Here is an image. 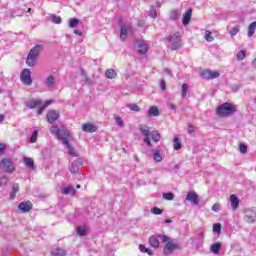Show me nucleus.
<instances>
[{
    "instance_id": "obj_1",
    "label": "nucleus",
    "mask_w": 256,
    "mask_h": 256,
    "mask_svg": "<svg viewBox=\"0 0 256 256\" xmlns=\"http://www.w3.org/2000/svg\"><path fill=\"white\" fill-rule=\"evenodd\" d=\"M50 133L52 135H56L57 139H60V141L65 145L68 149V154L71 155V157H77V152L75 151V148L72 147L71 144H69V138L71 137V132L65 127L61 126V128L57 126H52L50 128Z\"/></svg>"
},
{
    "instance_id": "obj_2",
    "label": "nucleus",
    "mask_w": 256,
    "mask_h": 256,
    "mask_svg": "<svg viewBox=\"0 0 256 256\" xmlns=\"http://www.w3.org/2000/svg\"><path fill=\"white\" fill-rule=\"evenodd\" d=\"M139 131L141 135H143V142L147 145V147H153L151 138L155 143H159V141H161V134H159L158 131H150L148 126H140Z\"/></svg>"
},
{
    "instance_id": "obj_3",
    "label": "nucleus",
    "mask_w": 256,
    "mask_h": 256,
    "mask_svg": "<svg viewBox=\"0 0 256 256\" xmlns=\"http://www.w3.org/2000/svg\"><path fill=\"white\" fill-rule=\"evenodd\" d=\"M159 239L162 241V243H166L163 250L164 255H171L173 251L181 249V246L175 243V240L169 238L168 236H159Z\"/></svg>"
},
{
    "instance_id": "obj_4",
    "label": "nucleus",
    "mask_w": 256,
    "mask_h": 256,
    "mask_svg": "<svg viewBox=\"0 0 256 256\" xmlns=\"http://www.w3.org/2000/svg\"><path fill=\"white\" fill-rule=\"evenodd\" d=\"M41 51H43V45L41 44L34 46L30 50L28 57L26 59V63L29 67L35 66V63L37 62V57H39V53H41Z\"/></svg>"
},
{
    "instance_id": "obj_5",
    "label": "nucleus",
    "mask_w": 256,
    "mask_h": 256,
    "mask_svg": "<svg viewBox=\"0 0 256 256\" xmlns=\"http://www.w3.org/2000/svg\"><path fill=\"white\" fill-rule=\"evenodd\" d=\"M237 109L231 104V103H224L217 108V113L221 117L227 116V115H233Z\"/></svg>"
},
{
    "instance_id": "obj_6",
    "label": "nucleus",
    "mask_w": 256,
    "mask_h": 256,
    "mask_svg": "<svg viewBox=\"0 0 256 256\" xmlns=\"http://www.w3.org/2000/svg\"><path fill=\"white\" fill-rule=\"evenodd\" d=\"M168 43L172 45V49L177 51V49L181 48V33L175 32L166 37Z\"/></svg>"
},
{
    "instance_id": "obj_7",
    "label": "nucleus",
    "mask_w": 256,
    "mask_h": 256,
    "mask_svg": "<svg viewBox=\"0 0 256 256\" xmlns=\"http://www.w3.org/2000/svg\"><path fill=\"white\" fill-rule=\"evenodd\" d=\"M0 168L6 173H13L15 171V164L10 159L3 158L0 162Z\"/></svg>"
},
{
    "instance_id": "obj_8",
    "label": "nucleus",
    "mask_w": 256,
    "mask_h": 256,
    "mask_svg": "<svg viewBox=\"0 0 256 256\" xmlns=\"http://www.w3.org/2000/svg\"><path fill=\"white\" fill-rule=\"evenodd\" d=\"M131 34H133V28L131 24H120V39H122V41H125L127 36Z\"/></svg>"
},
{
    "instance_id": "obj_9",
    "label": "nucleus",
    "mask_w": 256,
    "mask_h": 256,
    "mask_svg": "<svg viewBox=\"0 0 256 256\" xmlns=\"http://www.w3.org/2000/svg\"><path fill=\"white\" fill-rule=\"evenodd\" d=\"M20 79L24 85H33V80L31 79V71L29 69H24L22 71Z\"/></svg>"
},
{
    "instance_id": "obj_10",
    "label": "nucleus",
    "mask_w": 256,
    "mask_h": 256,
    "mask_svg": "<svg viewBox=\"0 0 256 256\" xmlns=\"http://www.w3.org/2000/svg\"><path fill=\"white\" fill-rule=\"evenodd\" d=\"M43 101L39 98H33L27 102H25V106L27 109H37V107H41Z\"/></svg>"
},
{
    "instance_id": "obj_11",
    "label": "nucleus",
    "mask_w": 256,
    "mask_h": 256,
    "mask_svg": "<svg viewBox=\"0 0 256 256\" xmlns=\"http://www.w3.org/2000/svg\"><path fill=\"white\" fill-rule=\"evenodd\" d=\"M219 72L218 71H211V70H204L201 73V77L203 79H217L219 77Z\"/></svg>"
},
{
    "instance_id": "obj_12",
    "label": "nucleus",
    "mask_w": 256,
    "mask_h": 256,
    "mask_svg": "<svg viewBox=\"0 0 256 256\" xmlns=\"http://www.w3.org/2000/svg\"><path fill=\"white\" fill-rule=\"evenodd\" d=\"M18 209H20V211H22V213H29L31 211V209H33V204L30 201L21 202L18 205Z\"/></svg>"
},
{
    "instance_id": "obj_13",
    "label": "nucleus",
    "mask_w": 256,
    "mask_h": 256,
    "mask_svg": "<svg viewBox=\"0 0 256 256\" xmlns=\"http://www.w3.org/2000/svg\"><path fill=\"white\" fill-rule=\"evenodd\" d=\"M59 119V111L56 110H50L47 113V121L48 123H55Z\"/></svg>"
},
{
    "instance_id": "obj_14",
    "label": "nucleus",
    "mask_w": 256,
    "mask_h": 256,
    "mask_svg": "<svg viewBox=\"0 0 256 256\" xmlns=\"http://www.w3.org/2000/svg\"><path fill=\"white\" fill-rule=\"evenodd\" d=\"M186 201H190L192 205H199V197L197 196V193L193 191L188 192L186 196Z\"/></svg>"
},
{
    "instance_id": "obj_15",
    "label": "nucleus",
    "mask_w": 256,
    "mask_h": 256,
    "mask_svg": "<svg viewBox=\"0 0 256 256\" xmlns=\"http://www.w3.org/2000/svg\"><path fill=\"white\" fill-rule=\"evenodd\" d=\"M161 235H152L150 236L149 238V243L151 245V247H154V249H158L159 245H160V242L161 241Z\"/></svg>"
},
{
    "instance_id": "obj_16",
    "label": "nucleus",
    "mask_w": 256,
    "mask_h": 256,
    "mask_svg": "<svg viewBox=\"0 0 256 256\" xmlns=\"http://www.w3.org/2000/svg\"><path fill=\"white\" fill-rule=\"evenodd\" d=\"M244 221L246 223H255L256 221V214L255 212H251V211H245V216H244Z\"/></svg>"
},
{
    "instance_id": "obj_17",
    "label": "nucleus",
    "mask_w": 256,
    "mask_h": 256,
    "mask_svg": "<svg viewBox=\"0 0 256 256\" xmlns=\"http://www.w3.org/2000/svg\"><path fill=\"white\" fill-rule=\"evenodd\" d=\"M44 85L47 87V89H55V76H48L44 82Z\"/></svg>"
},
{
    "instance_id": "obj_18",
    "label": "nucleus",
    "mask_w": 256,
    "mask_h": 256,
    "mask_svg": "<svg viewBox=\"0 0 256 256\" xmlns=\"http://www.w3.org/2000/svg\"><path fill=\"white\" fill-rule=\"evenodd\" d=\"M82 130L85 133H95V131H97V126L91 123L83 124Z\"/></svg>"
},
{
    "instance_id": "obj_19",
    "label": "nucleus",
    "mask_w": 256,
    "mask_h": 256,
    "mask_svg": "<svg viewBox=\"0 0 256 256\" xmlns=\"http://www.w3.org/2000/svg\"><path fill=\"white\" fill-rule=\"evenodd\" d=\"M138 50L137 52L140 53V55H145V53H147V44H145V42L143 41H137L136 42Z\"/></svg>"
},
{
    "instance_id": "obj_20",
    "label": "nucleus",
    "mask_w": 256,
    "mask_h": 256,
    "mask_svg": "<svg viewBox=\"0 0 256 256\" xmlns=\"http://www.w3.org/2000/svg\"><path fill=\"white\" fill-rule=\"evenodd\" d=\"M230 203L233 211H236L239 207V198L235 194H232L230 196Z\"/></svg>"
},
{
    "instance_id": "obj_21",
    "label": "nucleus",
    "mask_w": 256,
    "mask_h": 256,
    "mask_svg": "<svg viewBox=\"0 0 256 256\" xmlns=\"http://www.w3.org/2000/svg\"><path fill=\"white\" fill-rule=\"evenodd\" d=\"M193 13V10L190 8L186 11V13L183 16L182 23L183 25H189L191 21V14Z\"/></svg>"
},
{
    "instance_id": "obj_22",
    "label": "nucleus",
    "mask_w": 256,
    "mask_h": 256,
    "mask_svg": "<svg viewBox=\"0 0 256 256\" xmlns=\"http://www.w3.org/2000/svg\"><path fill=\"white\" fill-rule=\"evenodd\" d=\"M75 193H77V191L75 190V187L73 186H67L65 188L62 189V195H75Z\"/></svg>"
},
{
    "instance_id": "obj_23",
    "label": "nucleus",
    "mask_w": 256,
    "mask_h": 256,
    "mask_svg": "<svg viewBox=\"0 0 256 256\" xmlns=\"http://www.w3.org/2000/svg\"><path fill=\"white\" fill-rule=\"evenodd\" d=\"M24 164L28 169H32V171H35V162L33 161L32 158L29 157H24Z\"/></svg>"
},
{
    "instance_id": "obj_24",
    "label": "nucleus",
    "mask_w": 256,
    "mask_h": 256,
    "mask_svg": "<svg viewBox=\"0 0 256 256\" xmlns=\"http://www.w3.org/2000/svg\"><path fill=\"white\" fill-rule=\"evenodd\" d=\"M148 117H159V108L157 106H152L147 112Z\"/></svg>"
},
{
    "instance_id": "obj_25",
    "label": "nucleus",
    "mask_w": 256,
    "mask_h": 256,
    "mask_svg": "<svg viewBox=\"0 0 256 256\" xmlns=\"http://www.w3.org/2000/svg\"><path fill=\"white\" fill-rule=\"evenodd\" d=\"M105 77L107 79H117V71L115 69H108L105 72Z\"/></svg>"
},
{
    "instance_id": "obj_26",
    "label": "nucleus",
    "mask_w": 256,
    "mask_h": 256,
    "mask_svg": "<svg viewBox=\"0 0 256 256\" xmlns=\"http://www.w3.org/2000/svg\"><path fill=\"white\" fill-rule=\"evenodd\" d=\"M210 251H212L214 255H219V252L221 251V242L212 244Z\"/></svg>"
},
{
    "instance_id": "obj_27",
    "label": "nucleus",
    "mask_w": 256,
    "mask_h": 256,
    "mask_svg": "<svg viewBox=\"0 0 256 256\" xmlns=\"http://www.w3.org/2000/svg\"><path fill=\"white\" fill-rule=\"evenodd\" d=\"M153 159L156 163H161L163 161V156H161L159 149L154 150Z\"/></svg>"
},
{
    "instance_id": "obj_28",
    "label": "nucleus",
    "mask_w": 256,
    "mask_h": 256,
    "mask_svg": "<svg viewBox=\"0 0 256 256\" xmlns=\"http://www.w3.org/2000/svg\"><path fill=\"white\" fill-rule=\"evenodd\" d=\"M65 255H67V251L65 249L55 248L52 251V256H65Z\"/></svg>"
},
{
    "instance_id": "obj_29",
    "label": "nucleus",
    "mask_w": 256,
    "mask_h": 256,
    "mask_svg": "<svg viewBox=\"0 0 256 256\" xmlns=\"http://www.w3.org/2000/svg\"><path fill=\"white\" fill-rule=\"evenodd\" d=\"M71 173H79V161L72 162L71 166L69 167Z\"/></svg>"
},
{
    "instance_id": "obj_30",
    "label": "nucleus",
    "mask_w": 256,
    "mask_h": 256,
    "mask_svg": "<svg viewBox=\"0 0 256 256\" xmlns=\"http://www.w3.org/2000/svg\"><path fill=\"white\" fill-rule=\"evenodd\" d=\"M255 29H256V21L252 22L248 26V37H253L255 35Z\"/></svg>"
},
{
    "instance_id": "obj_31",
    "label": "nucleus",
    "mask_w": 256,
    "mask_h": 256,
    "mask_svg": "<svg viewBox=\"0 0 256 256\" xmlns=\"http://www.w3.org/2000/svg\"><path fill=\"white\" fill-rule=\"evenodd\" d=\"M17 193H19V184L15 183L12 186V192L10 194V199H15V197H17Z\"/></svg>"
},
{
    "instance_id": "obj_32",
    "label": "nucleus",
    "mask_w": 256,
    "mask_h": 256,
    "mask_svg": "<svg viewBox=\"0 0 256 256\" xmlns=\"http://www.w3.org/2000/svg\"><path fill=\"white\" fill-rule=\"evenodd\" d=\"M49 20L52 23H55L56 25H61V21H62L61 17L57 15H50Z\"/></svg>"
},
{
    "instance_id": "obj_33",
    "label": "nucleus",
    "mask_w": 256,
    "mask_h": 256,
    "mask_svg": "<svg viewBox=\"0 0 256 256\" xmlns=\"http://www.w3.org/2000/svg\"><path fill=\"white\" fill-rule=\"evenodd\" d=\"M87 233V227L86 226H78L77 227V235H79L80 237L85 236Z\"/></svg>"
},
{
    "instance_id": "obj_34",
    "label": "nucleus",
    "mask_w": 256,
    "mask_h": 256,
    "mask_svg": "<svg viewBox=\"0 0 256 256\" xmlns=\"http://www.w3.org/2000/svg\"><path fill=\"white\" fill-rule=\"evenodd\" d=\"M246 55H247V51H245V50H240V51L237 53V55H236L237 61H243V59H245Z\"/></svg>"
},
{
    "instance_id": "obj_35",
    "label": "nucleus",
    "mask_w": 256,
    "mask_h": 256,
    "mask_svg": "<svg viewBox=\"0 0 256 256\" xmlns=\"http://www.w3.org/2000/svg\"><path fill=\"white\" fill-rule=\"evenodd\" d=\"M205 40L208 42V43H211L215 38H213V34L211 32V30H206L205 31Z\"/></svg>"
},
{
    "instance_id": "obj_36",
    "label": "nucleus",
    "mask_w": 256,
    "mask_h": 256,
    "mask_svg": "<svg viewBox=\"0 0 256 256\" xmlns=\"http://www.w3.org/2000/svg\"><path fill=\"white\" fill-rule=\"evenodd\" d=\"M77 25H79V19L71 18L69 20V27H71V29H75V27H77Z\"/></svg>"
},
{
    "instance_id": "obj_37",
    "label": "nucleus",
    "mask_w": 256,
    "mask_h": 256,
    "mask_svg": "<svg viewBox=\"0 0 256 256\" xmlns=\"http://www.w3.org/2000/svg\"><path fill=\"white\" fill-rule=\"evenodd\" d=\"M182 144H181V140L178 137L174 138V149L175 151H179V149H181Z\"/></svg>"
},
{
    "instance_id": "obj_38",
    "label": "nucleus",
    "mask_w": 256,
    "mask_h": 256,
    "mask_svg": "<svg viewBox=\"0 0 256 256\" xmlns=\"http://www.w3.org/2000/svg\"><path fill=\"white\" fill-rule=\"evenodd\" d=\"M38 135H39V131L34 130L31 137H30V143H37Z\"/></svg>"
},
{
    "instance_id": "obj_39",
    "label": "nucleus",
    "mask_w": 256,
    "mask_h": 256,
    "mask_svg": "<svg viewBox=\"0 0 256 256\" xmlns=\"http://www.w3.org/2000/svg\"><path fill=\"white\" fill-rule=\"evenodd\" d=\"M175 195H173V193L171 192H167L163 194V199H165L166 201H173Z\"/></svg>"
},
{
    "instance_id": "obj_40",
    "label": "nucleus",
    "mask_w": 256,
    "mask_h": 256,
    "mask_svg": "<svg viewBox=\"0 0 256 256\" xmlns=\"http://www.w3.org/2000/svg\"><path fill=\"white\" fill-rule=\"evenodd\" d=\"M128 109L131 111H135V113H139L140 108L137 104H127Z\"/></svg>"
},
{
    "instance_id": "obj_41",
    "label": "nucleus",
    "mask_w": 256,
    "mask_h": 256,
    "mask_svg": "<svg viewBox=\"0 0 256 256\" xmlns=\"http://www.w3.org/2000/svg\"><path fill=\"white\" fill-rule=\"evenodd\" d=\"M187 91H189V85L183 84L182 85V98L187 97Z\"/></svg>"
},
{
    "instance_id": "obj_42",
    "label": "nucleus",
    "mask_w": 256,
    "mask_h": 256,
    "mask_svg": "<svg viewBox=\"0 0 256 256\" xmlns=\"http://www.w3.org/2000/svg\"><path fill=\"white\" fill-rule=\"evenodd\" d=\"M239 25H236L232 28V30L230 31V35L231 37H235V35H237V33H239Z\"/></svg>"
},
{
    "instance_id": "obj_43",
    "label": "nucleus",
    "mask_w": 256,
    "mask_h": 256,
    "mask_svg": "<svg viewBox=\"0 0 256 256\" xmlns=\"http://www.w3.org/2000/svg\"><path fill=\"white\" fill-rule=\"evenodd\" d=\"M178 17H179V13H177V11L171 12V14H170L171 21H177Z\"/></svg>"
},
{
    "instance_id": "obj_44",
    "label": "nucleus",
    "mask_w": 256,
    "mask_h": 256,
    "mask_svg": "<svg viewBox=\"0 0 256 256\" xmlns=\"http://www.w3.org/2000/svg\"><path fill=\"white\" fill-rule=\"evenodd\" d=\"M150 17H152V19H156L157 17V10L155 9L154 6H152L150 9Z\"/></svg>"
},
{
    "instance_id": "obj_45",
    "label": "nucleus",
    "mask_w": 256,
    "mask_h": 256,
    "mask_svg": "<svg viewBox=\"0 0 256 256\" xmlns=\"http://www.w3.org/2000/svg\"><path fill=\"white\" fill-rule=\"evenodd\" d=\"M239 151H240V153H242L243 155H245V153H247V145H245V144H240V145H239Z\"/></svg>"
},
{
    "instance_id": "obj_46",
    "label": "nucleus",
    "mask_w": 256,
    "mask_h": 256,
    "mask_svg": "<svg viewBox=\"0 0 256 256\" xmlns=\"http://www.w3.org/2000/svg\"><path fill=\"white\" fill-rule=\"evenodd\" d=\"M115 121L119 127H125V123H123V119H121L119 116L115 117Z\"/></svg>"
},
{
    "instance_id": "obj_47",
    "label": "nucleus",
    "mask_w": 256,
    "mask_h": 256,
    "mask_svg": "<svg viewBox=\"0 0 256 256\" xmlns=\"http://www.w3.org/2000/svg\"><path fill=\"white\" fill-rule=\"evenodd\" d=\"M151 212L153 213V215H161L163 213V210H161L160 208L154 207L152 208Z\"/></svg>"
},
{
    "instance_id": "obj_48",
    "label": "nucleus",
    "mask_w": 256,
    "mask_h": 256,
    "mask_svg": "<svg viewBox=\"0 0 256 256\" xmlns=\"http://www.w3.org/2000/svg\"><path fill=\"white\" fill-rule=\"evenodd\" d=\"M212 211H214V213H219V211H221V205L219 203H216L212 206Z\"/></svg>"
},
{
    "instance_id": "obj_49",
    "label": "nucleus",
    "mask_w": 256,
    "mask_h": 256,
    "mask_svg": "<svg viewBox=\"0 0 256 256\" xmlns=\"http://www.w3.org/2000/svg\"><path fill=\"white\" fill-rule=\"evenodd\" d=\"M9 183V178L7 176H2L0 178V185H7Z\"/></svg>"
},
{
    "instance_id": "obj_50",
    "label": "nucleus",
    "mask_w": 256,
    "mask_h": 256,
    "mask_svg": "<svg viewBox=\"0 0 256 256\" xmlns=\"http://www.w3.org/2000/svg\"><path fill=\"white\" fill-rule=\"evenodd\" d=\"M213 231L215 233H221V224L220 223L214 224L213 225Z\"/></svg>"
},
{
    "instance_id": "obj_51",
    "label": "nucleus",
    "mask_w": 256,
    "mask_h": 256,
    "mask_svg": "<svg viewBox=\"0 0 256 256\" xmlns=\"http://www.w3.org/2000/svg\"><path fill=\"white\" fill-rule=\"evenodd\" d=\"M187 133L191 135L192 133H195V128L191 123L188 124Z\"/></svg>"
},
{
    "instance_id": "obj_52",
    "label": "nucleus",
    "mask_w": 256,
    "mask_h": 256,
    "mask_svg": "<svg viewBox=\"0 0 256 256\" xmlns=\"http://www.w3.org/2000/svg\"><path fill=\"white\" fill-rule=\"evenodd\" d=\"M167 107L170 108L172 111H177V106H175V104L171 102L167 104Z\"/></svg>"
},
{
    "instance_id": "obj_53",
    "label": "nucleus",
    "mask_w": 256,
    "mask_h": 256,
    "mask_svg": "<svg viewBox=\"0 0 256 256\" xmlns=\"http://www.w3.org/2000/svg\"><path fill=\"white\" fill-rule=\"evenodd\" d=\"M160 88L162 89V91H165L167 89L165 80H161Z\"/></svg>"
},
{
    "instance_id": "obj_54",
    "label": "nucleus",
    "mask_w": 256,
    "mask_h": 256,
    "mask_svg": "<svg viewBox=\"0 0 256 256\" xmlns=\"http://www.w3.org/2000/svg\"><path fill=\"white\" fill-rule=\"evenodd\" d=\"M139 251H141V253H145L147 251V247H145V245H143V244H140Z\"/></svg>"
},
{
    "instance_id": "obj_55",
    "label": "nucleus",
    "mask_w": 256,
    "mask_h": 256,
    "mask_svg": "<svg viewBox=\"0 0 256 256\" xmlns=\"http://www.w3.org/2000/svg\"><path fill=\"white\" fill-rule=\"evenodd\" d=\"M7 149V146L4 143H0V153H3Z\"/></svg>"
},
{
    "instance_id": "obj_56",
    "label": "nucleus",
    "mask_w": 256,
    "mask_h": 256,
    "mask_svg": "<svg viewBox=\"0 0 256 256\" xmlns=\"http://www.w3.org/2000/svg\"><path fill=\"white\" fill-rule=\"evenodd\" d=\"M51 103H53V100H47L42 106L47 109L48 105H51Z\"/></svg>"
},
{
    "instance_id": "obj_57",
    "label": "nucleus",
    "mask_w": 256,
    "mask_h": 256,
    "mask_svg": "<svg viewBox=\"0 0 256 256\" xmlns=\"http://www.w3.org/2000/svg\"><path fill=\"white\" fill-rule=\"evenodd\" d=\"M43 111H45L44 106L42 105L39 109H38V115H43Z\"/></svg>"
},
{
    "instance_id": "obj_58",
    "label": "nucleus",
    "mask_w": 256,
    "mask_h": 256,
    "mask_svg": "<svg viewBox=\"0 0 256 256\" xmlns=\"http://www.w3.org/2000/svg\"><path fill=\"white\" fill-rule=\"evenodd\" d=\"M138 27H145V21L143 20L138 21Z\"/></svg>"
},
{
    "instance_id": "obj_59",
    "label": "nucleus",
    "mask_w": 256,
    "mask_h": 256,
    "mask_svg": "<svg viewBox=\"0 0 256 256\" xmlns=\"http://www.w3.org/2000/svg\"><path fill=\"white\" fill-rule=\"evenodd\" d=\"M148 255H153V250H151L150 248H146V252Z\"/></svg>"
},
{
    "instance_id": "obj_60",
    "label": "nucleus",
    "mask_w": 256,
    "mask_h": 256,
    "mask_svg": "<svg viewBox=\"0 0 256 256\" xmlns=\"http://www.w3.org/2000/svg\"><path fill=\"white\" fill-rule=\"evenodd\" d=\"M74 34L78 35V37H81V35H83V33L79 30H74Z\"/></svg>"
},
{
    "instance_id": "obj_61",
    "label": "nucleus",
    "mask_w": 256,
    "mask_h": 256,
    "mask_svg": "<svg viewBox=\"0 0 256 256\" xmlns=\"http://www.w3.org/2000/svg\"><path fill=\"white\" fill-rule=\"evenodd\" d=\"M164 73H167V75H171V70L169 68H165Z\"/></svg>"
},
{
    "instance_id": "obj_62",
    "label": "nucleus",
    "mask_w": 256,
    "mask_h": 256,
    "mask_svg": "<svg viewBox=\"0 0 256 256\" xmlns=\"http://www.w3.org/2000/svg\"><path fill=\"white\" fill-rule=\"evenodd\" d=\"M3 121H5V115L0 114V123H3Z\"/></svg>"
},
{
    "instance_id": "obj_63",
    "label": "nucleus",
    "mask_w": 256,
    "mask_h": 256,
    "mask_svg": "<svg viewBox=\"0 0 256 256\" xmlns=\"http://www.w3.org/2000/svg\"><path fill=\"white\" fill-rule=\"evenodd\" d=\"M252 67H255V68H256V58H254V59L252 60Z\"/></svg>"
},
{
    "instance_id": "obj_64",
    "label": "nucleus",
    "mask_w": 256,
    "mask_h": 256,
    "mask_svg": "<svg viewBox=\"0 0 256 256\" xmlns=\"http://www.w3.org/2000/svg\"><path fill=\"white\" fill-rule=\"evenodd\" d=\"M165 223H171V220H165Z\"/></svg>"
}]
</instances>
